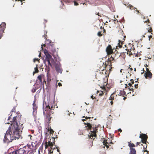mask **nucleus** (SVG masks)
Listing matches in <instances>:
<instances>
[{"label":"nucleus","instance_id":"49","mask_svg":"<svg viewBox=\"0 0 154 154\" xmlns=\"http://www.w3.org/2000/svg\"><path fill=\"white\" fill-rule=\"evenodd\" d=\"M128 66H129V67H128V68H130V70L131 71L133 70V69L131 68V66L130 65H129Z\"/></svg>","mask_w":154,"mask_h":154},{"label":"nucleus","instance_id":"63","mask_svg":"<svg viewBox=\"0 0 154 154\" xmlns=\"http://www.w3.org/2000/svg\"><path fill=\"white\" fill-rule=\"evenodd\" d=\"M127 87H128L127 84H125V88H127Z\"/></svg>","mask_w":154,"mask_h":154},{"label":"nucleus","instance_id":"51","mask_svg":"<svg viewBox=\"0 0 154 154\" xmlns=\"http://www.w3.org/2000/svg\"><path fill=\"white\" fill-rule=\"evenodd\" d=\"M91 97L93 99H94V98H95V97H94L93 95L91 96Z\"/></svg>","mask_w":154,"mask_h":154},{"label":"nucleus","instance_id":"1","mask_svg":"<svg viewBox=\"0 0 154 154\" xmlns=\"http://www.w3.org/2000/svg\"><path fill=\"white\" fill-rule=\"evenodd\" d=\"M20 119V118L19 117H13L12 122L5 135L3 140L5 142H12L14 140L19 139L21 136L22 131L18 122Z\"/></svg>","mask_w":154,"mask_h":154},{"label":"nucleus","instance_id":"59","mask_svg":"<svg viewBox=\"0 0 154 154\" xmlns=\"http://www.w3.org/2000/svg\"><path fill=\"white\" fill-rule=\"evenodd\" d=\"M106 32V30L104 28L103 29V33H104Z\"/></svg>","mask_w":154,"mask_h":154},{"label":"nucleus","instance_id":"42","mask_svg":"<svg viewBox=\"0 0 154 154\" xmlns=\"http://www.w3.org/2000/svg\"><path fill=\"white\" fill-rule=\"evenodd\" d=\"M95 14L97 15H98L99 16H100V17H101V15H100H100L99 14V12H96Z\"/></svg>","mask_w":154,"mask_h":154},{"label":"nucleus","instance_id":"23","mask_svg":"<svg viewBox=\"0 0 154 154\" xmlns=\"http://www.w3.org/2000/svg\"><path fill=\"white\" fill-rule=\"evenodd\" d=\"M117 95H116L114 93L112 94L110 96V97L109 99V100H114L115 97Z\"/></svg>","mask_w":154,"mask_h":154},{"label":"nucleus","instance_id":"48","mask_svg":"<svg viewBox=\"0 0 154 154\" xmlns=\"http://www.w3.org/2000/svg\"><path fill=\"white\" fill-rule=\"evenodd\" d=\"M58 85L59 87H60L62 86V84L60 82H59L58 83Z\"/></svg>","mask_w":154,"mask_h":154},{"label":"nucleus","instance_id":"7","mask_svg":"<svg viewBox=\"0 0 154 154\" xmlns=\"http://www.w3.org/2000/svg\"><path fill=\"white\" fill-rule=\"evenodd\" d=\"M106 67H104V66L103 67L102 69H101V71L99 70V72H97L96 73V76L97 79H101L102 78L103 75L106 73V70H104V69H105Z\"/></svg>","mask_w":154,"mask_h":154},{"label":"nucleus","instance_id":"20","mask_svg":"<svg viewBox=\"0 0 154 154\" xmlns=\"http://www.w3.org/2000/svg\"><path fill=\"white\" fill-rule=\"evenodd\" d=\"M79 0H73L71 1L72 2H73L74 5L75 6H77L79 5V3H81L82 2H79Z\"/></svg>","mask_w":154,"mask_h":154},{"label":"nucleus","instance_id":"36","mask_svg":"<svg viewBox=\"0 0 154 154\" xmlns=\"http://www.w3.org/2000/svg\"><path fill=\"white\" fill-rule=\"evenodd\" d=\"M107 140H108L107 142H109V144H112L113 143L112 142V140H110V139H109V140L107 139Z\"/></svg>","mask_w":154,"mask_h":154},{"label":"nucleus","instance_id":"37","mask_svg":"<svg viewBox=\"0 0 154 154\" xmlns=\"http://www.w3.org/2000/svg\"><path fill=\"white\" fill-rule=\"evenodd\" d=\"M143 151L144 153V154H149V152L148 151L146 150H143Z\"/></svg>","mask_w":154,"mask_h":154},{"label":"nucleus","instance_id":"35","mask_svg":"<svg viewBox=\"0 0 154 154\" xmlns=\"http://www.w3.org/2000/svg\"><path fill=\"white\" fill-rule=\"evenodd\" d=\"M56 149L57 151L59 152V154H60V150L58 148V147L57 146L56 148Z\"/></svg>","mask_w":154,"mask_h":154},{"label":"nucleus","instance_id":"43","mask_svg":"<svg viewBox=\"0 0 154 154\" xmlns=\"http://www.w3.org/2000/svg\"><path fill=\"white\" fill-rule=\"evenodd\" d=\"M44 53L45 55L47 54H49L48 53V51L46 50H45Z\"/></svg>","mask_w":154,"mask_h":154},{"label":"nucleus","instance_id":"28","mask_svg":"<svg viewBox=\"0 0 154 154\" xmlns=\"http://www.w3.org/2000/svg\"><path fill=\"white\" fill-rule=\"evenodd\" d=\"M119 57H121L123 58V59H125V55L124 53H122L119 54Z\"/></svg>","mask_w":154,"mask_h":154},{"label":"nucleus","instance_id":"11","mask_svg":"<svg viewBox=\"0 0 154 154\" xmlns=\"http://www.w3.org/2000/svg\"><path fill=\"white\" fill-rule=\"evenodd\" d=\"M6 24L3 22L0 25V39L2 38V34L4 33V31L5 28Z\"/></svg>","mask_w":154,"mask_h":154},{"label":"nucleus","instance_id":"44","mask_svg":"<svg viewBox=\"0 0 154 154\" xmlns=\"http://www.w3.org/2000/svg\"><path fill=\"white\" fill-rule=\"evenodd\" d=\"M130 81L131 82L130 83H131L132 85H133L134 83V81L132 79H131L130 80Z\"/></svg>","mask_w":154,"mask_h":154},{"label":"nucleus","instance_id":"30","mask_svg":"<svg viewBox=\"0 0 154 154\" xmlns=\"http://www.w3.org/2000/svg\"><path fill=\"white\" fill-rule=\"evenodd\" d=\"M103 34V31H102V30L101 31L98 32L97 33V35L99 37H101L102 36Z\"/></svg>","mask_w":154,"mask_h":154},{"label":"nucleus","instance_id":"24","mask_svg":"<svg viewBox=\"0 0 154 154\" xmlns=\"http://www.w3.org/2000/svg\"><path fill=\"white\" fill-rule=\"evenodd\" d=\"M55 69L56 71L60 73H62V70L60 69V68L59 66H56Z\"/></svg>","mask_w":154,"mask_h":154},{"label":"nucleus","instance_id":"38","mask_svg":"<svg viewBox=\"0 0 154 154\" xmlns=\"http://www.w3.org/2000/svg\"><path fill=\"white\" fill-rule=\"evenodd\" d=\"M103 92L101 91V92L99 94V95L100 96H102L103 95Z\"/></svg>","mask_w":154,"mask_h":154},{"label":"nucleus","instance_id":"61","mask_svg":"<svg viewBox=\"0 0 154 154\" xmlns=\"http://www.w3.org/2000/svg\"><path fill=\"white\" fill-rule=\"evenodd\" d=\"M136 11L137 12V13H140L139 12V11L138 10H137V9L136 10Z\"/></svg>","mask_w":154,"mask_h":154},{"label":"nucleus","instance_id":"21","mask_svg":"<svg viewBox=\"0 0 154 154\" xmlns=\"http://www.w3.org/2000/svg\"><path fill=\"white\" fill-rule=\"evenodd\" d=\"M33 112H35V111H36L37 108L38 106L36 105V104L35 103V101H34V102L33 104Z\"/></svg>","mask_w":154,"mask_h":154},{"label":"nucleus","instance_id":"57","mask_svg":"<svg viewBox=\"0 0 154 154\" xmlns=\"http://www.w3.org/2000/svg\"><path fill=\"white\" fill-rule=\"evenodd\" d=\"M128 85L130 86V87L132 86V85L131 84V83L130 82L128 83Z\"/></svg>","mask_w":154,"mask_h":154},{"label":"nucleus","instance_id":"18","mask_svg":"<svg viewBox=\"0 0 154 154\" xmlns=\"http://www.w3.org/2000/svg\"><path fill=\"white\" fill-rule=\"evenodd\" d=\"M144 75L146 79H151L152 77V74L150 72H146Z\"/></svg>","mask_w":154,"mask_h":154},{"label":"nucleus","instance_id":"55","mask_svg":"<svg viewBox=\"0 0 154 154\" xmlns=\"http://www.w3.org/2000/svg\"><path fill=\"white\" fill-rule=\"evenodd\" d=\"M110 104L111 105H112L113 104V102L112 101V100H111V101L110 102Z\"/></svg>","mask_w":154,"mask_h":154},{"label":"nucleus","instance_id":"19","mask_svg":"<svg viewBox=\"0 0 154 154\" xmlns=\"http://www.w3.org/2000/svg\"><path fill=\"white\" fill-rule=\"evenodd\" d=\"M56 147H54L53 146H51L48 149V154L53 153V151L56 150Z\"/></svg>","mask_w":154,"mask_h":154},{"label":"nucleus","instance_id":"26","mask_svg":"<svg viewBox=\"0 0 154 154\" xmlns=\"http://www.w3.org/2000/svg\"><path fill=\"white\" fill-rule=\"evenodd\" d=\"M119 94L120 95L123 97H124V95L126 94V92L124 91H120Z\"/></svg>","mask_w":154,"mask_h":154},{"label":"nucleus","instance_id":"13","mask_svg":"<svg viewBox=\"0 0 154 154\" xmlns=\"http://www.w3.org/2000/svg\"><path fill=\"white\" fill-rule=\"evenodd\" d=\"M52 140H53L52 142L51 141H48V142H45V148L47 149L48 146H50V147H51V146H53L54 144H55V138L54 137L52 138Z\"/></svg>","mask_w":154,"mask_h":154},{"label":"nucleus","instance_id":"53","mask_svg":"<svg viewBox=\"0 0 154 154\" xmlns=\"http://www.w3.org/2000/svg\"><path fill=\"white\" fill-rule=\"evenodd\" d=\"M146 72H150V71L149 70V69L148 68H146Z\"/></svg>","mask_w":154,"mask_h":154},{"label":"nucleus","instance_id":"60","mask_svg":"<svg viewBox=\"0 0 154 154\" xmlns=\"http://www.w3.org/2000/svg\"><path fill=\"white\" fill-rule=\"evenodd\" d=\"M89 138V139H90V138H91V140H94V139L95 138H94L93 139V137H91V138Z\"/></svg>","mask_w":154,"mask_h":154},{"label":"nucleus","instance_id":"56","mask_svg":"<svg viewBox=\"0 0 154 154\" xmlns=\"http://www.w3.org/2000/svg\"><path fill=\"white\" fill-rule=\"evenodd\" d=\"M143 72H141V74H142L144 72V69H143Z\"/></svg>","mask_w":154,"mask_h":154},{"label":"nucleus","instance_id":"6","mask_svg":"<svg viewBox=\"0 0 154 154\" xmlns=\"http://www.w3.org/2000/svg\"><path fill=\"white\" fill-rule=\"evenodd\" d=\"M45 55V59L44 60V63L45 65H47V64L48 66H50L51 67H52V65L50 62V60L52 59V57L49 54H47Z\"/></svg>","mask_w":154,"mask_h":154},{"label":"nucleus","instance_id":"2","mask_svg":"<svg viewBox=\"0 0 154 154\" xmlns=\"http://www.w3.org/2000/svg\"><path fill=\"white\" fill-rule=\"evenodd\" d=\"M84 124L85 125H86V127H87V128L86 129H84L83 130H79L77 131L78 134L79 135H83L84 134L83 133H85V131H88V130H90L91 133H89V134L88 135V137L91 138V137H94L95 138L97 136L96 133L98 131V126L94 125H92L90 123H84Z\"/></svg>","mask_w":154,"mask_h":154},{"label":"nucleus","instance_id":"32","mask_svg":"<svg viewBox=\"0 0 154 154\" xmlns=\"http://www.w3.org/2000/svg\"><path fill=\"white\" fill-rule=\"evenodd\" d=\"M146 143H147V142H146V143H144L145 144V145H143V149H144V150H146V149L147 148V145L146 144Z\"/></svg>","mask_w":154,"mask_h":154},{"label":"nucleus","instance_id":"27","mask_svg":"<svg viewBox=\"0 0 154 154\" xmlns=\"http://www.w3.org/2000/svg\"><path fill=\"white\" fill-rule=\"evenodd\" d=\"M51 51L52 52V53L51 54H52V55L54 57L55 56L54 54H57L56 49L55 48H52L51 50Z\"/></svg>","mask_w":154,"mask_h":154},{"label":"nucleus","instance_id":"16","mask_svg":"<svg viewBox=\"0 0 154 154\" xmlns=\"http://www.w3.org/2000/svg\"><path fill=\"white\" fill-rule=\"evenodd\" d=\"M43 75L42 74L39 75L36 80V83L38 85H41L42 83V78Z\"/></svg>","mask_w":154,"mask_h":154},{"label":"nucleus","instance_id":"58","mask_svg":"<svg viewBox=\"0 0 154 154\" xmlns=\"http://www.w3.org/2000/svg\"><path fill=\"white\" fill-rule=\"evenodd\" d=\"M47 35H45V34L44 35H43V37L45 38L46 37Z\"/></svg>","mask_w":154,"mask_h":154},{"label":"nucleus","instance_id":"10","mask_svg":"<svg viewBox=\"0 0 154 154\" xmlns=\"http://www.w3.org/2000/svg\"><path fill=\"white\" fill-rule=\"evenodd\" d=\"M126 36L124 35H121L120 37V38L119 40L118 46L120 48L122 47V45L123 42L125 41V38H126Z\"/></svg>","mask_w":154,"mask_h":154},{"label":"nucleus","instance_id":"22","mask_svg":"<svg viewBox=\"0 0 154 154\" xmlns=\"http://www.w3.org/2000/svg\"><path fill=\"white\" fill-rule=\"evenodd\" d=\"M107 141V140H104L103 142L104 145L105 146L107 149L109 148V146L108 145H109V142Z\"/></svg>","mask_w":154,"mask_h":154},{"label":"nucleus","instance_id":"5","mask_svg":"<svg viewBox=\"0 0 154 154\" xmlns=\"http://www.w3.org/2000/svg\"><path fill=\"white\" fill-rule=\"evenodd\" d=\"M123 47L124 48H125L126 51H127V54L128 55L131 57L133 55V53L135 54L134 51L135 48H134V46L132 44H129L128 45H125Z\"/></svg>","mask_w":154,"mask_h":154},{"label":"nucleus","instance_id":"47","mask_svg":"<svg viewBox=\"0 0 154 154\" xmlns=\"http://www.w3.org/2000/svg\"><path fill=\"white\" fill-rule=\"evenodd\" d=\"M85 118L86 119H89L90 118V117H85V116H84L83 118Z\"/></svg>","mask_w":154,"mask_h":154},{"label":"nucleus","instance_id":"41","mask_svg":"<svg viewBox=\"0 0 154 154\" xmlns=\"http://www.w3.org/2000/svg\"><path fill=\"white\" fill-rule=\"evenodd\" d=\"M107 84V83L106 82H104V83L103 84V87L104 88L105 87V86Z\"/></svg>","mask_w":154,"mask_h":154},{"label":"nucleus","instance_id":"40","mask_svg":"<svg viewBox=\"0 0 154 154\" xmlns=\"http://www.w3.org/2000/svg\"><path fill=\"white\" fill-rule=\"evenodd\" d=\"M130 90H133V86H132L130 87V88H128Z\"/></svg>","mask_w":154,"mask_h":154},{"label":"nucleus","instance_id":"3","mask_svg":"<svg viewBox=\"0 0 154 154\" xmlns=\"http://www.w3.org/2000/svg\"><path fill=\"white\" fill-rule=\"evenodd\" d=\"M45 106L44 103L43 104V108L44 109L43 114L44 115H47V117L48 118L49 122L50 123V120L51 119L50 115L51 114V110H54L55 108H57L58 106L55 103L54 101L53 100H50L48 102V105H46L45 103Z\"/></svg>","mask_w":154,"mask_h":154},{"label":"nucleus","instance_id":"45","mask_svg":"<svg viewBox=\"0 0 154 154\" xmlns=\"http://www.w3.org/2000/svg\"><path fill=\"white\" fill-rule=\"evenodd\" d=\"M134 87L135 88H137V87H138V84H135L134 85Z\"/></svg>","mask_w":154,"mask_h":154},{"label":"nucleus","instance_id":"39","mask_svg":"<svg viewBox=\"0 0 154 154\" xmlns=\"http://www.w3.org/2000/svg\"><path fill=\"white\" fill-rule=\"evenodd\" d=\"M54 131L51 128V129L50 130V134H53L54 133Z\"/></svg>","mask_w":154,"mask_h":154},{"label":"nucleus","instance_id":"9","mask_svg":"<svg viewBox=\"0 0 154 154\" xmlns=\"http://www.w3.org/2000/svg\"><path fill=\"white\" fill-rule=\"evenodd\" d=\"M128 146L130 148V150L129 154H136V151L134 148L133 147H135V146L133 143H131L130 142H128Z\"/></svg>","mask_w":154,"mask_h":154},{"label":"nucleus","instance_id":"34","mask_svg":"<svg viewBox=\"0 0 154 154\" xmlns=\"http://www.w3.org/2000/svg\"><path fill=\"white\" fill-rule=\"evenodd\" d=\"M46 43L47 44H49L51 43V40L49 39L46 40Z\"/></svg>","mask_w":154,"mask_h":154},{"label":"nucleus","instance_id":"14","mask_svg":"<svg viewBox=\"0 0 154 154\" xmlns=\"http://www.w3.org/2000/svg\"><path fill=\"white\" fill-rule=\"evenodd\" d=\"M139 137L141 139V141L143 143H145L146 142L148 143L147 141L148 137L146 135L142 134L140 135Z\"/></svg>","mask_w":154,"mask_h":154},{"label":"nucleus","instance_id":"52","mask_svg":"<svg viewBox=\"0 0 154 154\" xmlns=\"http://www.w3.org/2000/svg\"><path fill=\"white\" fill-rule=\"evenodd\" d=\"M28 137H30V140H32V135H28Z\"/></svg>","mask_w":154,"mask_h":154},{"label":"nucleus","instance_id":"54","mask_svg":"<svg viewBox=\"0 0 154 154\" xmlns=\"http://www.w3.org/2000/svg\"><path fill=\"white\" fill-rule=\"evenodd\" d=\"M118 131H119L120 132H121L122 131V130L120 128L119 129H118Z\"/></svg>","mask_w":154,"mask_h":154},{"label":"nucleus","instance_id":"33","mask_svg":"<svg viewBox=\"0 0 154 154\" xmlns=\"http://www.w3.org/2000/svg\"><path fill=\"white\" fill-rule=\"evenodd\" d=\"M79 2H81L82 3H79L80 4H83V5L85 4V0H79Z\"/></svg>","mask_w":154,"mask_h":154},{"label":"nucleus","instance_id":"46","mask_svg":"<svg viewBox=\"0 0 154 154\" xmlns=\"http://www.w3.org/2000/svg\"><path fill=\"white\" fill-rule=\"evenodd\" d=\"M140 143V142H137L136 143V146H137L138 145H139Z\"/></svg>","mask_w":154,"mask_h":154},{"label":"nucleus","instance_id":"62","mask_svg":"<svg viewBox=\"0 0 154 154\" xmlns=\"http://www.w3.org/2000/svg\"><path fill=\"white\" fill-rule=\"evenodd\" d=\"M11 115L8 118V120H9L11 118Z\"/></svg>","mask_w":154,"mask_h":154},{"label":"nucleus","instance_id":"64","mask_svg":"<svg viewBox=\"0 0 154 154\" xmlns=\"http://www.w3.org/2000/svg\"><path fill=\"white\" fill-rule=\"evenodd\" d=\"M100 28L101 29V30H102L103 28L102 26H101Z\"/></svg>","mask_w":154,"mask_h":154},{"label":"nucleus","instance_id":"12","mask_svg":"<svg viewBox=\"0 0 154 154\" xmlns=\"http://www.w3.org/2000/svg\"><path fill=\"white\" fill-rule=\"evenodd\" d=\"M115 49L114 48H112L110 45H109L106 47V51L108 55H110L113 53V51Z\"/></svg>","mask_w":154,"mask_h":154},{"label":"nucleus","instance_id":"15","mask_svg":"<svg viewBox=\"0 0 154 154\" xmlns=\"http://www.w3.org/2000/svg\"><path fill=\"white\" fill-rule=\"evenodd\" d=\"M108 60V61L105 62L106 67L108 65L110 66H112V61L113 60H115V59L113 58L112 56L109 58Z\"/></svg>","mask_w":154,"mask_h":154},{"label":"nucleus","instance_id":"29","mask_svg":"<svg viewBox=\"0 0 154 154\" xmlns=\"http://www.w3.org/2000/svg\"><path fill=\"white\" fill-rule=\"evenodd\" d=\"M128 8H129L131 10H135L136 9V8L134 7L133 6L131 5H129L128 6Z\"/></svg>","mask_w":154,"mask_h":154},{"label":"nucleus","instance_id":"50","mask_svg":"<svg viewBox=\"0 0 154 154\" xmlns=\"http://www.w3.org/2000/svg\"><path fill=\"white\" fill-rule=\"evenodd\" d=\"M148 36L149 38V39L150 40V38L152 37V36L151 35H148Z\"/></svg>","mask_w":154,"mask_h":154},{"label":"nucleus","instance_id":"31","mask_svg":"<svg viewBox=\"0 0 154 154\" xmlns=\"http://www.w3.org/2000/svg\"><path fill=\"white\" fill-rule=\"evenodd\" d=\"M35 71L33 72V74H34L35 73H38V72L39 71L38 68L37 66L35 68Z\"/></svg>","mask_w":154,"mask_h":154},{"label":"nucleus","instance_id":"25","mask_svg":"<svg viewBox=\"0 0 154 154\" xmlns=\"http://www.w3.org/2000/svg\"><path fill=\"white\" fill-rule=\"evenodd\" d=\"M27 146H29V148L31 150L29 151V152H30L29 154H33V150L31 147H32L30 145L28 144Z\"/></svg>","mask_w":154,"mask_h":154},{"label":"nucleus","instance_id":"17","mask_svg":"<svg viewBox=\"0 0 154 154\" xmlns=\"http://www.w3.org/2000/svg\"><path fill=\"white\" fill-rule=\"evenodd\" d=\"M116 49H115V51H114L113 53L112 54L111 56H112L113 58L115 59V58L116 59H118L119 57V53H118V51H116Z\"/></svg>","mask_w":154,"mask_h":154},{"label":"nucleus","instance_id":"4","mask_svg":"<svg viewBox=\"0 0 154 154\" xmlns=\"http://www.w3.org/2000/svg\"><path fill=\"white\" fill-rule=\"evenodd\" d=\"M29 146H26L23 148H20L18 150L13 152L11 154H27L29 151L31 150L29 148Z\"/></svg>","mask_w":154,"mask_h":154},{"label":"nucleus","instance_id":"8","mask_svg":"<svg viewBox=\"0 0 154 154\" xmlns=\"http://www.w3.org/2000/svg\"><path fill=\"white\" fill-rule=\"evenodd\" d=\"M143 22L144 23H146V29L147 30L148 32H152V28L151 25V23L150 22V21L149 19H148L147 20H144ZM151 34H152V33H151Z\"/></svg>","mask_w":154,"mask_h":154}]
</instances>
